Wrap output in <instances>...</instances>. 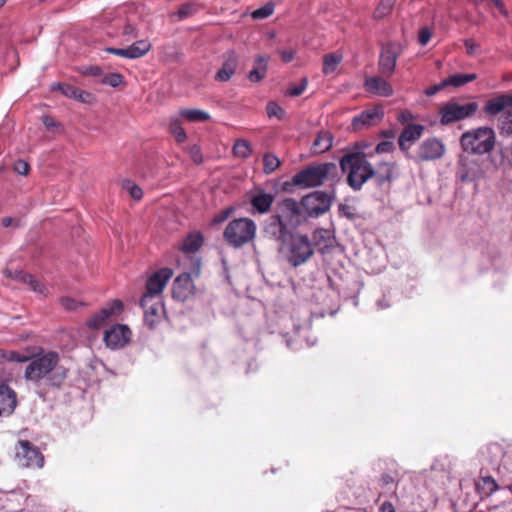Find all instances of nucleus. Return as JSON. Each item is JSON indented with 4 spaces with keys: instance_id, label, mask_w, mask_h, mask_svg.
Segmentation results:
<instances>
[{
    "instance_id": "f257e3e1",
    "label": "nucleus",
    "mask_w": 512,
    "mask_h": 512,
    "mask_svg": "<svg viewBox=\"0 0 512 512\" xmlns=\"http://www.w3.org/2000/svg\"><path fill=\"white\" fill-rule=\"evenodd\" d=\"M343 172H347V183L355 191L360 190L364 183L374 178L378 186L391 182L397 177L396 165L391 162H381L374 168L366 156L360 153L345 155L340 160Z\"/></svg>"
},
{
    "instance_id": "f03ea898",
    "label": "nucleus",
    "mask_w": 512,
    "mask_h": 512,
    "mask_svg": "<svg viewBox=\"0 0 512 512\" xmlns=\"http://www.w3.org/2000/svg\"><path fill=\"white\" fill-rule=\"evenodd\" d=\"M30 349H27L29 352ZM29 363L25 367L24 378L28 382L40 384L45 381L49 387H60L65 381L66 370L59 366L60 356L55 351H44L38 348L36 353L30 354Z\"/></svg>"
},
{
    "instance_id": "7ed1b4c3",
    "label": "nucleus",
    "mask_w": 512,
    "mask_h": 512,
    "mask_svg": "<svg viewBox=\"0 0 512 512\" xmlns=\"http://www.w3.org/2000/svg\"><path fill=\"white\" fill-rule=\"evenodd\" d=\"M302 204L293 198L277 202L274 214L264 224L263 231L271 239H284L303 219Z\"/></svg>"
},
{
    "instance_id": "20e7f679",
    "label": "nucleus",
    "mask_w": 512,
    "mask_h": 512,
    "mask_svg": "<svg viewBox=\"0 0 512 512\" xmlns=\"http://www.w3.org/2000/svg\"><path fill=\"white\" fill-rule=\"evenodd\" d=\"M274 240L280 244V252L293 267L306 263L314 254L313 244L307 235L289 233L284 239Z\"/></svg>"
},
{
    "instance_id": "39448f33",
    "label": "nucleus",
    "mask_w": 512,
    "mask_h": 512,
    "mask_svg": "<svg viewBox=\"0 0 512 512\" xmlns=\"http://www.w3.org/2000/svg\"><path fill=\"white\" fill-rule=\"evenodd\" d=\"M495 141V132L490 127L472 129L464 132L460 137L462 149L476 155L490 153L494 149Z\"/></svg>"
},
{
    "instance_id": "423d86ee",
    "label": "nucleus",
    "mask_w": 512,
    "mask_h": 512,
    "mask_svg": "<svg viewBox=\"0 0 512 512\" xmlns=\"http://www.w3.org/2000/svg\"><path fill=\"white\" fill-rule=\"evenodd\" d=\"M337 174V166L334 163H321L310 165L297 172L293 178V184L300 188H313L322 185L330 175Z\"/></svg>"
},
{
    "instance_id": "0eeeda50",
    "label": "nucleus",
    "mask_w": 512,
    "mask_h": 512,
    "mask_svg": "<svg viewBox=\"0 0 512 512\" xmlns=\"http://www.w3.org/2000/svg\"><path fill=\"white\" fill-rule=\"evenodd\" d=\"M256 235V224L249 218H238L230 221L226 226L223 236L227 243L239 248L251 242Z\"/></svg>"
},
{
    "instance_id": "6e6552de",
    "label": "nucleus",
    "mask_w": 512,
    "mask_h": 512,
    "mask_svg": "<svg viewBox=\"0 0 512 512\" xmlns=\"http://www.w3.org/2000/svg\"><path fill=\"white\" fill-rule=\"evenodd\" d=\"M478 110L476 102L461 104L456 101H449L439 109L440 123L449 125L472 117Z\"/></svg>"
},
{
    "instance_id": "1a4fd4ad",
    "label": "nucleus",
    "mask_w": 512,
    "mask_h": 512,
    "mask_svg": "<svg viewBox=\"0 0 512 512\" xmlns=\"http://www.w3.org/2000/svg\"><path fill=\"white\" fill-rule=\"evenodd\" d=\"M15 456L19 465L26 468L41 469L45 463L41 451L28 440H19L17 442Z\"/></svg>"
},
{
    "instance_id": "9d476101",
    "label": "nucleus",
    "mask_w": 512,
    "mask_h": 512,
    "mask_svg": "<svg viewBox=\"0 0 512 512\" xmlns=\"http://www.w3.org/2000/svg\"><path fill=\"white\" fill-rule=\"evenodd\" d=\"M334 197V192L314 191L303 197L301 204L309 216H319L330 209Z\"/></svg>"
},
{
    "instance_id": "9b49d317",
    "label": "nucleus",
    "mask_w": 512,
    "mask_h": 512,
    "mask_svg": "<svg viewBox=\"0 0 512 512\" xmlns=\"http://www.w3.org/2000/svg\"><path fill=\"white\" fill-rule=\"evenodd\" d=\"M132 332L127 325L115 324L105 330L103 341L107 348L119 350L124 348L131 340Z\"/></svg>"
},
{
    "instance_id": "f8f14e48",
    "label": "nucleus",
    "mask_w": 512,
    "mask_h": 512,
    "mask_svg": "<svg viewBox=\"0 0 512 512\" xmlns=\"http://www.w3.org/2000/svg\"><path fill=\"white\" fill-rule=\"evenodd\" d=\"M445 144L438 138L425 139L418 147L414 160L416 162H427L438 160L445 154Z\"/></svg>"
},
{
    "instance_id": "ddd939ff",
    "label": "nucleus",
    "mask_w": 512,
    "mask_h": 512,
    "mask_svg": "<svg viewBox=\"0 0 512 512\" xmlns=\"http://www.w3.org/2000/svg\"><path fill=\"white\" fill-rule=\"evenodd\" d=\"M140 304L144 309L145 324L150 329H153L161 322L165 313L161 297L150 298V296H143Z\"/></svg>"
},
{
    "instance_id": "4468645a",
    "label": "nucleus",
    "mask_w": 512,
    "mask_h": 512,
    "mask_svg": "<svg viewBox=\"0 0 512 512\" xmlns=\"http://www.w3.org/2000/svg\"><path fill=\"white\" fill-rule=\"evenodd\" d=\"M123 311L122 301L115 299L108 302L99 312L87 319L86 325L91 329H99L109 320L118 316Z\"/></svg>"
},
{
    "instance_id": "2eb2a0df",
    "label": "nucleus",
    "mask_w": 512,
    "mask_h": 512,
    "mask_svg": "<svg viewBox=\"0 0 512 512\" xmlns=\"http://www.w3.org/2000/svg\"><path fill=\"white\" fill-rule=\"evenodd\" d=\"M173 276L170 268H162L153 273L146 282V293L143 296L150 298L161 297V293L169 279Z\"/></svg>"
},
{
    "instance_id": "dca6fc26",
    "label": "nucleus",
    "mask_w": 512,
    "mask_h": 512,
    "mask_svg": "<svg viewBox=\"0 0 512 512\" xmlns=\"http://www.w3.org/2000/svg\"><path fill=\"white\" fill-rule=\"evenodd\" d=\"M484 172L480 163L467 157L460 158L457 167V178L461 182H472L483 177Z\"/></svg>"
},
{
    "instance_id": "f3484780",
    "label": "nucleus",
    "mask_w": 512,
    "mask_h": 512,
    "mask_svg": "<svg viewBox=\"0 0 512 512\" xmlns=\"http://www.w3.org/2000/svg\"><path fill=\"white\" fill-rule=\"evenodd\" d=\"M400 48L396 44L383 47L379 57V70L385 76H391L395 70Z\"/></svg>"
},
{
    "instance_id": "a211bd4d",
    "label": "nucleus",
    "mask_w": 512,
    "mask_h": 512,
    "mask_svg": "<svg viewBox=\"0 0 512 512\" xmlns=\"http://www.w3.org/2000/svg\"><path fill=\"white\" fill-rule=\"evenodd\" d=\"M173 297L179 301H186L195 293V286L190 273L184 272L177 276L172 288Z\"/></svg>"
},
{
    "instance_id": "6ab92c4d",
    "label": "nucleus",
    "mask_w": 512,
    "mask_h": 512,
    "mask_svg": "<svg viewBox=\"0 0 512 512\" xmlns=\"http://www.w3.org/2000/svg\"><path fill=\"white\" fill-rule=\"evenodd\" d=\"M238 56L235 51H227L223 55V62L221 68L215 74V80L218 82L229 81L236 72L238 67Z\"/></svg>"
},
{
    "instance_id": "aec40b11",
    "label": "nucleus",
    "mask_w": 512,
    "mask_h": 512,
    "mask_svg": "<svg viewBox=\"0 0 512 512\" xmlns=\"http://www.w3.org/2000/svg\"><path fill=\"white\" fill-rule=\"evenodd\" d=\"M383 115V110L380 107H373L355 116L352 121V126L355 130L373 126L382 120Z\"/></svg>"
},
{
    "instance_id": "412c9836",
    "label": "nucleus",
    "mask_w": 512,
    "mask_h": 512,
    "mask_svg": "<svg viewBox=\"0 0 512 512\" xmlns=\"http://www.w3.org/2000/svg\"><path fill=\"white\" fill-rule=\"evenodd\" d=\"M16 406V392L7 384H0V416L11 415Z\"/></svg>"
},
{
    "instance_id": "4be33fe9",
    "label": "nucleus",
    "mask_w": 512,
    "mask_h": 512,
    "mask_svg": "<svg viewBox=\"0 0 512 512\" xmlns=\"http://www.w3.org/2000/svg\"><path fill=\"white\" fill-rule=\"evenodd\" d=\"M365 90L371 94L382 97H389L393 95L392 86L381 77H369L364 81Z\"/></svg>"
},
{
    "instance_id": "5701e85b",
    "label": "nucleus",
    "mask_w": 512,
    "mask_h": 512,
    "mask_svg": "<svg viewBox=\"0 0 512 512\" xmlns=\"http://www.w3.org/2000/svg\"><path fill=\"white\" fill-rule=\"evenodd\" d=\"M504 454V449L500 444L491 443L487 445L486 449L482 452L483 461L491 466L493 470L499 471Z\"/></svg>"
},
{
    "instance_id": "b1692460",
    "label": "nucleus",
    "mask_w": 512,
    "mask_h": 512,
    "mask_svg": "<svg viewBox=\"0 0 512 512\" xmlns=\"http://www.w3.org/2000/svg\"><path fill=\"white\" fill-rule=\"evenodd\" d=\"M506 108H512V95L500 94L485 103L484 112L488 115H498Z\"/></svg>"
},
{
    "instance_id": "393cba45",
    "label": "nucleus",
    "mask_w": 512,
    "mask_h": 512,
    "mask_svg": "<svg viewBox=\"0 0 512 512\" xmlns=\"http://www.w3.org/2000/svg\"><path fill=\"white\" fill-rule=\"evenodd\" d=\"M335 237L331 230L324 228H317L312 235V244L318 248V251L324 253L326 250L333 247Z\"/></svg>"
},
{
    "instance_id": "a878e982",
    "label": "nucleus",
    "mask_w": 512,
    "mask_h": 512,
    "mask_svg": "<svg viewBox=\"0 0 512 512\" xmlns=\"http://www.w3.org/2000/svg\"><path fill=\"white\" fill-rule=\"evenodd\" d=\"M424 131V126L420 124H411L405 127L398 138V144L402 151L408 150V142H415L418 140Z\"/></svg>"
},
{
    "instance_id": "bb28decb",
    "label": "nucleus",
    "mask_w": 512,
    "mask_h": 512,
    "mask_svg": "<svg viewBox=\"0 0 512 512\" xmlns=\"http://www.w3.org/2000/svg\"><path fill=\"white\" fill-rule=\"evenodd\" d=\"M274 202V195L264 190H258L251 196L250 203L255 211L260 214L267 213Z\"/></svg>"
},
{
    "instance_id": "cd10ccee",
    "label": "nucleus",
    "mask_w": 512,
    "mask_h": 512,
    "mask_svg": "<svg viewBox=\"0 0 512 512\" xmlns=\"http://www.w3.org/2000/svg\"><path fill=\"white\" fill-rule=\"evenodd\" d=\"M269 57L264 55H258L254 59V65L252 70L248 74V78L251 82H260L263 80L268 71Z\"/></svg>"
},
{
    "instance_id": "c85d7f7f",
    "label": "nucleus",
    "mask_w": 512,
    "mask_h": 512,
    "mask_svg": "<svg viewBox=\"0 0 512 512\" xmlns=\"http://www.w3.org/2000/svg\"><path fill=\"white\" fill-rule=\"evenodd\" d=\"M333 144V136L329 131H319L312 144V150L316 154H322L328 151Z\"/></svg>"
},
{
    "instance_id": "c756f323",
    "label": "nucleus",
    "mask_w": 512,
    "mask_h": 512,
    "mask_svg": "<svg viewBox=\"0 0 512 512\" xmlns=\"http://www.w3.org/2000/svg\"><path fill=\"white\" fill-rule=\"evenodd\" d=\"M204 239L201 233H190L183 241L181 250L185 254L197 252L203 245Z\"/></svg>"
},
{
    "instance_id": "7c9ffc66",
    "label": "nucleus",
    "mask_w": 512,
    "mask_h": 512,
    "mask_svg": "<svg viewBox=\"0 0 512 512\" xmlns=\"http://www.w3.org/2000/svg\"><path fill=\"white\" fill-rule=\"evenodd\" d=\"M152 48V44L146 40H138L132 43L128 49V59H138L145 56Z\"/></svg>"
},
{
    "instance_id": "2f4dec72",
    "label": "nucleus",
    "mask_w": 512,
    "mask_h": 512,
    "mask_svg": "<svg viewBox=\"0 0 512 512\" xmlns=\"http://www.w3.org/2000/svg\"><path fill=\"white\" fill-rule=\"evenodd\" d=\"M343 55L340 52H334L327 54L323 57V67L322 72L325 75L333 74L338 65L342 62Z\"/></svg>"
},
{
    "instance_id": "473e14b6",
    "label": "nucleus",
    "mask_w": 512,
    "mask_h": 512,
    "mask_svg": "<svg viewBox=\"0 0 512 512\" xmlns=\"http://www.w3.org/2000/svg\"><path fill=\"white\" fill-rule=\"evenodd\" d=\"M179 115L189 122H206L210 120V114L200 109H181Z\"/></svg>"
},
{
    "instance_id": "72a5a7b5",
    "label": "nucleus",
    "mask_w": 512,
    "mask_h": 512,
    "mask_svg": "<svg viewBox=\"0 0 512 512\" xmlns=\"http://www.w3.org/2000/svg\"><path fill=\"white\" fill-rule=\"evenodd\" d=\"M477 78V75L475 73L470 74H453L446 79H444V84L446 86H454V87H461L465 84L474 81Z\"/></svg>"
},
{
    "instance_id": "f704fd0d",
    "label": "nucleus",
    "mask_w": 512,
    "mask_h": 512,
    "mask_svg": "<svg viewBox=\"0 0 512 512\" xmlns=\"http://www.w3.org/2000/svg\"><path fill=\"white\" fill-rule=\"evenodd\" d=\"M478 491L485 496H490L498 490V485L491 476H483L476 483Z\"/></svg>"
},
{
    "instance_id": "c9c22d12",
    "label": "nucleus",
    "mask_w": 512,
    "mask_h": 512,
    "mask_svg": "<svg viewBox=\"0 0 512 512\" xmlns=\"http://www.w3.org/2000/svg\"><path fill=\"white\" fill-rule=\"evenodd\" d=\"M29 358L30 356L28 354L19 351L0 349V363L5 361L24 363L27 362Z\"/></svg>"
},
{
    "instance_id": "e433bc0d",
    "label": "nucleus",
    "mask_w": 512,
    "mask_h": 512,
    "mask_svg": "<svg viewBox=\"0 0 512 512\" xmlns=\"http://www.w3.org/2000/svg\"><path fill=\"white\" fill-rule=\"evenodd\" d=\"M281 164L280 159L271 152L263 155V172L266 175L272 174Z\"/></svg>"
},
{
    "instance_id": "4c0bfd02",
    "label": "nucleus",
    "mask_w": 512,
    "mask_h": 512,
    "mask_svg": "<svg viewBox=\"0 0 512 512\" xmlns=\"http://www.w3.org/2000/svg\"><path fill=\"white\" fill-rule=\"evenodd\" d=\"M233 153L236 157L247 159L252 154L250 143L245 139H238L234 143Z\"/></svg>"
},
{
    "instance_id": "58836bf2",
    "label": "nucleus",
    "mask_w": 512,
    "mask_h": 512,
    "mask_svg": "<svg viewBox=\"0 0 512 512\" xmlns=\"http://www.w3.org/2000/svg\"><path fill=\"white\" fill-rule=\"evenodd\" d=\"M169 130L179 143H183L187 139L186 132L177 118H172L169 123Z\"/></svg>"
},
{
    "instance_id": "ea45409f",
    "label": "nucleus",
    "mask_w": 512,
    "mask_h": 512,
    "mask_svg": "<svg viewBox=\"0 0 512 512\" xmlns=\"http://www.w3.org/2000/svg\"><path fill=\"white\" fill-rule=\"evenodd\" d=\"M499 128L502 135H512V111H506L499 119Z\"/></svg>"
},
{
    "instance_id": "a19ab883",
    "label": "nucleus",
    "mask_w": 512,
    "mask_h": 512,
    "mask_svg": "<svg viewBox=\"0 0 512 512\" xmlns=\"http://www.w3.org/2000/svg\"><path fill=\"white\" fill-rule=\"evenodd\" d=\"M52 90H58L60 91L64 96L69 98H76V96H79V89L73 85L70 84H62V83H54L51 86Z\"/></svg>"
},
{
    "instance_id": "79ce46f5",
    "label": "nucleus",
    "mask_w": 512,
    "mask_h": 512,
    "mask_svg": "<svg viewBox=\"0 0 512 512\" xmlns=\"http://www.w3.org/2000/svg\"><path fill=\"white\" fill-rule=\"evenodd\" d=\"M395 0H381L375 9L374 17L377 19H382L387 16L394 6Z\"/></svg>"
},
{
    "instance_id": "37998d69",
    "label": "nucleus",
    "mask_w": 512,
    "mask_h": 512,
    "mask_svg": "<svg viewBox=\"0 0 512 512\" xmlns=\"http://www.w3.org/2000/svg\"><path fill=\"white\" fill-rule=\"evenodd\" d=\"M274 12V4L271 2L266 3L263 7H260L252 12L253 19H265L272 15Z\"/></svg>"
},
{
    "instance_id": "c03bdc74",
    "label": "nucleus",
    "mask_w": 512,
    "mask_h": 512,
    "mask_svg": "<svg viewBox=\"0 0 512 512\" xmlns=\"http://www.w3.org/2000/svg\"><path fill=\"white\" fill-rule=\"evenodd\" d=\"M123 188L126 189L130 196L135 200H140L143 196L142 189L129 180L123 182Z\"/></svg>"
},
{
    "instance_id": "a18cd8bd",
    "label": "nucleus",
    "mask_w": 512,
    "mask_h": 512,
    "mask_svg": "<svg viewBox=\"0 0 512 512\" xmlns=\"http://www.w3.org/2000/svg\"><path fill=\"white\" fill-rule=\"evenodd\" d=\"M124 80V77L120 73H109L102 79V83L111 87H118Z\"/></svg>"
},
{
    "instance_id": "49530a36",
    "label": "nucleus",
    "mask_w": 512,
    "mask_h": 512,
    "mask_svg": "<svg viewBox=\"0 0 512 512\" xmlns=\"http://www.w3.org/2000/svg\"><path fill=\"white\" fill-rule=\"evenodd\" d=\"M4 274L6 277L11 278L13 280H17L24 284L27 283V281H28V279H30V275H31V274L25 273L24 271H21V270L11 271L9 269H6L4 271Z\"/></svg>"
},
{
    "instance_id": "de8ad7c7",
    "label": "nucleus",
    "mask_w": 512,
    "mask_h": 512,
    "mask_svg": "<svg viewBox=\"0 0 512 512\" xmlns=\"http://www.w3.org/2000/svg\"><path fill=\"white\" fill-rule=\"evenodd\" d=\"M379 485L383 489L390 490L395 487V477L391 474L385 473L379 478Z\"/></svg>"
},
{
    "instance_id": "09e8293b",
    "label": "nucleus",
    "mask_w": 512,
    "mask_h": 512,
    "mask_svg": "<svg viewBox=\"0 0 512 512\" xmlns=\"http://www.w3.org/2000/svg\"><path fill=\"white\" fill-rule=\"evenodd\" d=\"M266 110L269 117L281 118L284 114V110L275 102H269Z\"/></svg>"
},
{
    "instance_id": "8fccbe9b",
    "label": "nucleus",
    "mask_w": 512,
    "mask_h": 512,
    "mask_svg": "<svg viewBox=\"0 0 512 512\" xmlns=\"http://www.w3.org/2000/svg\"><path fill=\"white\" fill-rule=\"evenodd\" d=\"M307 84H308L307 78H302L300 84L289 88V90L287 91V94L289 96H293V97L299 96L305 91Z\"/></svg>"
},
{
    "instance_id": "3c124183",
    "label": "nucleus",
    "mask_w": 512,
    "mask_h": 512,
    "mask_svg": "<svg viewBox=\"0 0 512 512\" xmlns=\"http://www.w3.org/2000/svg\"><path fill=\"white\" fill-rule=\"evenodd\" d=\"M431 37H432V31L430 28L423 27L420 29L419 35H418V41L422 46L427 45L428 42L430 41Z\"/></svg>"
},
{
    "instance_id": "603ef678",
    "label": "nucleus",
    "mask_w": 512,
    "mask_h": 512,
    "mask_svg": "<svg viewBox=\"0 0 512 512\" xmlns=\"http://www.w3.org/2000/svg\"><path fill=\"white\" fill-rule=\"evenodd\" d=\"M26 284L37 293L43 294L45 292V286L32 275H30V279H28Z\"/></svg>"
},
{
    "instance_id": "864d4df0",
    "label": "nucleus",
    "mask_w": 512,
    "mask_h": 512,
    "mask_svg": "<svg viewBox=\"0 0 512 512\" xmlns=\"http://www.w3.org/2000/svg\"><path fill=\"white\" fill-rule=\"evenodd\" d=\"M14 171L19 175H27L29 172V164L26 161L19 159L14 163Z\"/></svg>"
},
{
    "instance_id": "5fc2aeb1",
    "label": "nucleus",
    "mask_w": 512,
    "mask_h": 512,
    "mask_svg": "<svg viewBox=\"0 0 512 512\" xmlns=\"http://www.w3.org/2000/svg\"><path fill=\"white\" fill-rule=\"evenodd\" d=\"M60 301L62 306L67 310H75L80 305L79 302L70 297H62Z\"/></svg>"
},
{
    "instance_id": "6e6d98bb",
    "label": "nucleus",
    "mask_w": 512,
    "mask_h": 512,
    "mask_svg": "<svg viewBox=\"0 0 512 512\" xmlns=\"http://www.w3.org/2000/svg\"><path fill=\"white\" fill-rule=\"evenodd\" d=\"M278 53L281 56V59L284 63H289L295 58V50L289 49V50H278Z\"/></svg>"
},
{
    "instance_id": "4d7b16f0",
    "label": "nucleus",
    "mask_w": 512,
    "mask_h": 512,
    "mask_svg": "<svg viewBox=\"0 0 512 512\" xmlns=\"http://www.w3.org/2000/svg\"><path fill=\"white\" fill-rule=\"evenodd\" d=\"M193 13V6L190 4L182 5L178 10V16L180 19L191 16Z\"/></svg>"
},
{
    "instance_id": "13d9d810",
    "label": "nucleus",
    "mask_w": 512,
    "mask_h": 512,
    "mask_svg": "<svg viewBox=\"0 0 512 512\" xmlns=\"http://www.w3.org/2000/svg\"><path fill=\"white\" fill-rule=\"evenodd\" d=\"M123 35L136 38L138 36V31L136 27L131 23H126L123 27L122 31Z\"/></svg>"
},
{
    "instance_id": "bf43d9fd",
    "label": "nucleus",
    "mask_w": 512,
    "mask_h": 512,
    "mask_svg": "<svg viewBox=\"0 0 512 512\" xmlns=\"http://www.w3.org/2000/svg\"><path fill=\"white\" fill-rule=\"evenodd\" d=\"M464 45L466 47L467 54L470 55V56L474 55L476 53V51L479 49V45L476 44L471 39L464 40Z\"/></svg>"
},
{
    "instance_id": "052dcab7",
    "label": "nucleus",
    "mask_w": 512,
    "mask_h": 512,
    "mask_svg": "<svg viewBox=\"0 0 512 512\" xmlns=\"http://www.w3.org/2000/svg\"><path fill=\"white\" fill-rule=\"evenodd\" d=\"M444 87H446V84H444V80L436 85L430 86L427 89H425V94L427 96H433L437 94L440 90H442Z\"/></svg>"
},
{
    "instance_id": "680f3d73",
    "label": "nucleus",
    "mask_w": 512,
    "mask_h": 512,
    "mask_svg": "<svg viewBox=\"0 0 512 512\" xmlns=\"http://www.w3.org/2000/svg\"><path fill=\"white\" fill-rule=\"evenodd\" d=\"M392 148H393V144L391 142L383 141V142H380L376 146V152L387 153V152H390L392 150Z\"/></svg>"
},
{
    "instance_id": "e2e57ef3",
    "label": "nucleus",
    "mask_w": 512,
    "mask_h": 512,
    "mask_svg": "<svg viewBox=\"0 0 512 512\" xmlns=\"http://www.w3.org/2000/svg\"><path fill=\"white\" fill-rule=\"evenodd\" d=\"M83 73L90 76H100L102 74V69L99 66L91 65L86 67Z\"/></svg>"
},
{
    "instance_id": "0e129e2a",
    "label": "nucleus",
    "mask_w": 512,
    "mask_h": 512,
    "mask_svg": "<svg viewBox=\"0 0 512 512\" xmlns=\"http://www.w3.org/2000/svg\"><path fill=\"white\" fill-rule=\"evenodd\" d=\"M42 122L44 124V126L48 129V130H51L55 127L58 126L57 122L55 121V119L49 115H45L42 117Z\"/></svg>"
},
{
    "instance_id": "69168bd1",
    "label": "nucleus",
    "mask_w": 512,
    "mask_h": 512,
    "mask_svg": "<svg viewBox=\"0 0 512 512\" xmlns=\"http://www.w3.org/2000/svg\"><path fill=\"white\" fill-rule=\"evenodd\" d=\"M106 51L108 53L114 54L116 56L128 58V49L127 48H107Z\"/></svg>"
},
{
    "instance_id": "338daca9",
    "label": "nucleus",
    "mask_w": 512,
    "mask_h": 512,
    "mask_svg": "<svg viewBox=\"0 0 512 512\" xmlns=\"http://www.w3.org/2000/svg\"><path fill=\"white\" fill-rule=\"evenodd\" d=\"M190 154L195 163L199 164L202 162V155H201L199 147H197V146L191 147Z\"/></svg>"
},
{
    "instance_id": "774afa93",
    "label": "nucleus",
    "mask_w": 512,
    "mask_h": 512,
    "mask_svg": "<svg viewBox=\"0 0 512 512\" xmlns=\"http://www.w3.org/2000/svg\"><path fill=\"white\" fill-rule=\"evenodd\" d=\"M379 512H396L391 502L385 501L381 504Z\"/></svg>"
}]
</instances>
